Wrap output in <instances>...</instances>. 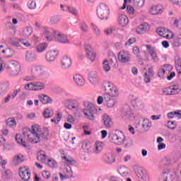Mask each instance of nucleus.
Returning a JSON list of instances; mask_svg holds the SVG:
<instances>
[{"label": "nucleus", "mask_w": 181, "mask_h": 181, "mask_svg": "<svg viewBox=\"0 0 181 181\" xmlns=\"http://www.w3.org/2000/svg\"><path fill=\"white\" fill-rule=\"evenodd\" d=\"M23 135L24 139L30 144H37L40 141H47L49 132L42 130L39 125L34 124L30 129L25 127L23 129Z\"/></svg>", "instance_id": "obj_1"}, {"label": "nucleus", "mask_w": 181, "mask_h": 181, "mask_svg": "<svg viewBox=\"0 0 181 181\" xmlns=\"http://www.w3.org/2000/svg\"><path fill=\"white\" fill-rule=\"evenodd\" d=\"M4 70L7 74H9L11 77H16V76H19V73L21 72V64L15 60L6 62L1 58L0 73H2Z\"/></svg>", "instance_id": "obj_2"}, {"label": "nucleus", "mask_w": 181, "mask_h": 181, "mask_svg": "<svg viewBox=\"0 0 181 181\" xmlns=\"http://www.w3.org/2000/svg\"><path fill=\"white\" fill-rule=\"evenodd\" d=\"M109 139L116 145H124L125 148L131 146V141L125 139V136L121 132H112L109 133Z\"/></svg>", "instance_id": "obj_3"}, {"label": "nucleus", "mask_w": 181, "mask_h": 181, "mask_svg": "<svg viewBox=\"0 0 181 181\" xmlns=\"http://www.w3.org/2000/svg\"><path fill=\"white\" fill-rule=\"evenodd\" d=\"M28 71L35 78H49L50 74L44 70L43 67L39 65L33 64L29 66Z\"/></svg>", "instance_id": "obj_4"}, {"label": "nucleus", "mask_w": 181, "mask_h": 181, "mask_svg": "<svg viewBox=\"0 0 181 181\" xmlns=\"http://www.w3.org/2000/svg\"><path fill=\"white\" fill-rule=\"evenodd\" d=\"M84 108L82 109V112H83L86 118L87 119H94L95 114H97V107L95 105L90 101H86L83 103Z\"/></svg>", "instance_id": "obj_5"}, {"label": "nucleus", "mask_w": 181, "mask_h": 181, "mask_svg": "<svg viewBox=\"0 0 181 181\" xmlns=\"http://www.w3.org/2000/svg\"><path fill=\"white\" fill-rule=\"evenodd\" d=\"M96 13L98 18L101 21H108V18H110V7L107 4L102 3L97 6Z\"/></svg>", "instance_id": "obj_6"}, {"label": "nucleus", "mask_w": 181, "mask_h": 181, "mask_svg": "<svg viewBox=\"0 0 181 181\" xmlns=\"http://www.w3.org/2000/svg\"><path fill=\"white\" fill-rule=\"evenodd\" d=\"M25 90H30L31 91H39V90H45L46 84L42 81H35L27 83L24 86Z\"/></svg>", "instance_id": "obj_7"}, {"label": "nucleus", "mask_w": 181, "mask_h": 181, "mask_svg": "<svg viewBox=\"0 0 181 181\" xmlns=\"http://www.w3.org/2000/svg\"><path fill=\"white\" fill-rule=\"evenodd\" d=\"M103 86L105 87V90L107 91V93L105 94H108L110 97H117V95H118V88L116 86H115L114 83L105 81L103 83Z\"/></svg>", "instance_id": "obj_8"}, {"label": "nucleus", "mask_w": 181, "mask_h": 181, "mask_svg": "<svg viewBox=\"0 0 181 181\" xmlns=\"http://www.w3.org/2000/svg\"><path fill=\"white\" fill-rule=\"evenodd\" d=\"M80 102L77 99L71 98L66 100V107L72 112L80 111Z\"/></svg>", "instance_id": "obj_9"}, {"label": "nucleus", "mask_w": 181, "mask_h": 181, "mask_svg": "<svg viewBox=\"0 0 181 181\" xmlns=\"http://www.w3.org/2000/svg\"><path fill=\"white\" fill-rule=\"evenodd\" d=\"M54 36V40L58 43L67 44L70 43V40L67 38V35L59 32L58 30H54L52 32Z\"/></svg>", "instance_id": "obj_10"}, {"label": "nucleus", "mask_w": 181, "mask_h": 181, "mask_svg": "<svg viewBox=\"0 0 181 181\" xmlns=\"http://www.w3.org/2000/svg\"><path fill=\"white\" fill-rule=\"evenodd\" d=\"M172 70H173V66H172V65L164 64L159 69L158 76L160 77V78H165V76H169Z\"/></svg>", "instance_id": "obj_11"}, {"label": "nucleus", "mask_w": 181, "mask_h": 181, "mask_svg": "<svg viewBox=\"0 0 181 181\" xmlns=\"http://www.w3.org/2000/svg\"><path fill=\"white\" fill-rule=\"evenodd\" d=\"M159 181H173L175 180V175L169 169L163 170L159 175Z\"/></svg>", "instance_id": "obj_12"}, {"label": "nucleus", "mask_w": 181, "mask_h": 181, "mask_svg": "<svg viewBox=\"0 0 181 181\" xmlns=\"http://www.w3.org/2000/svg\"><path fill=\"white\" fill-rule=\"evenodd\" d=\"M133 115L134 114L132 113V110H131V107H129V105H124L120 109V117H122L123 119H128L132 118Z\"/></svg>", "instance_id": "obj_13"}, {"label": "nucleus", "mask_w": 181, "mask_h": 181, "mask_svg": "<svg viewBox=\"0 0 181 181\" xmlns=\"http://www.w3.org/2000/svg\"><path fill=\"white\" fill-rule=\"evenodd\" d=\"M163 93L165 95H174V94H178V93H180V86H179V85L170 86L165 88Z\"/></svg>", "instance_id": "obj_14"}, {"label": "nucleus", "mask_w": 181, "mask_h": 181, "mask_svg": "<svg viewBox=\"0 0 181 181\" xmlns=\"http://www.w3.org/2000/svg\"><path fill=\"white\" fill-rule=\"evenodd\" d=\"M117 59L120 63H129L131 54L128 51H120L117 54Z\"/></svg>", "instance_id": "obj_15"}, {"label": "nucleus", "mask_w": 181, "mask_h": 181, "mask_svg": "<svg viewBox=\"0 0 181 181\" xmlns=\"http://www.w3.org/2000/svg\"><path fill=\"white\" fill-rule=\"evenodd\" d=\"M136 175L140 181H149V174L146 170L142 168H138L136 170Z\"/></svg>", "instance_id": "obj_16"}, {"label": "nucleus", "mask_w": 181, "mask_h": 181, "mask_svg": "<svg viewBox=\"0 0 181 181\" xmlns=\"http://www.w3.org/2000/svg\"><path fill=\"white\" fill-rule=\"evenodd\" d=\"M147 52L150 54L153 62L154 63H158L159 62V58L158 57V53H156V49L154 47L151 45H146Z\"/></svg>", "instance_id": "obj_17"}, {"label": "nucleus", "mask_w": 181, "mask_h": 181, "mask_svg": "<svg viewBox=\"0 0 181 181\" xmlns=\"http://www.w3.org/2000/svg\"><path fill=\"white\" fill-rule=\"evenodd\" d=\"M57 56H59V51L51 49L47 52L45 54V60L48 62V63H52L57 59Z\"/></svg>", "instance_id": "obj_18"}, {"label": "nucleus", "mask_w": 181, "mask_h": 181, "mask_svg": "<svg viewBox=\"0 0 181 181\" xmlns=\"http://www.w3.org/2000/svg\"><path fill=\"white\" fill-rule=\"evenodd\" d=\"M19 176L23 180L28 181L30 179V171L26 167H21L19 169Z\"/></svg>", "instance_id": "obj_19"}, {"label": "nucleus", "mask_w": 181, "mask_h": 181, "mask_svg": "<svg viewBox=\"0 0 181 181\" xmlns=\"http://www.w3.org/2000/svg\"><path fill=\"white\" fill-rule=\"evenodd\" d=\"M73 62L71 61V58L70 57L65 55L63 57L62 62H61V67L64 69V70H67L71 67V64Z\"/></svg>", "instance_id": "obj_20"}, {"label": "nucleus", "mask_w": 181, "mask_h": 181, "mask_svg": "<svg viewBox=\"0 0 181 181\" xmlns=\"http://www.w3.org/2000/svg\"><path fill=\"white\" fill-rule=\"evenodd\" d=\"M103 160L104 163L111 165L115 162V154L113 153H107L103 156Z\"/></svg>", "instance_id": "obj_21"}, {"label": "nucleus", "mask_w": 181, "mask_h": 181, "mask_svg": "<svg viewBox=\"0 0 181 181\" xmlns=\"http://www.w3.org/2000/svg\"><path fill=\"white\" fill-rule=\"evenodd\" d=\"M45 37V40L47 42H52L53 40V37H52V29L48 27L42 28V37Z\"/></svg>", "instance_id": "obj_22"}, {"label": "nucleus", "mask_w": 181, "mask_h": 181, "mask_svg": "<svg viewBox=\"0 0 181 181\" xmlns=\"http://www.w3.org/2000/svg\"><path fill=\"white\" fill-rule=\"evenodd\" d=\"M85 52L88 59H89L91 62H94V60H95V54L93 52V48L91 47V45H86L85 46Z\"/></svg>", "instance_id": "obj_23"}, {"label": "nucleus", "mask_w": 181, "mask_h": 181, "mask_svg": "<svg viewBox=\"0 0 181 181\" xmlns=\"http://www.w3.org/2000/svg\"><path fill=\"white\" fill-rule=\"evenodd\" d=\"M117 22L122 28H125L128 23H129V20L128 17L124 14H119L118 16Z\"/></svg>", "instance_id": "obj_24"}, {"label": "nucleus", "mask_w": 181, "mask_h": 181, "mask_svg": "<svg viewBox=\"0 0 181 181\" xmlns=\"http://www.w3.org/2000/svg\"><path fill=\"white\" fill-rule=\"evenodd\" d=\"M108 94H104V104L107 108H112L115 105V100Z\"/></svg>", "instance_id": "obj_25"}, {"label": "nucleus", "mask_w": 181, "mask_h": 181, "mask_svg": "<svg viewBox=\"0 0 181 181\" xmlns=\"http://www.w3.org/2000/svg\"><path fill=\"white\" fill-rule=\"evenodd\" d=\"M162 162L164 166H172V165L176 163V159L173 156H167L164 158Z\"/></svg>", "instance_id": "obj_26"}, {"label": "nucleus", "mask_w": 181, "mask_h": 181, "mask_svg": "<svg viewBox=\"0 0 181 181\" xmlns=\"http://www.w3.org/2000/svg\"><path fill=\"white\" fill-rule=\"evenodd\" d=\"M128 2L131 3V0H124V4L121 7V9L124 10L125 8H127V13H129V15H134V13H135V9L131 5L127 6Z\"/></svg>", "instance_id": "obj_27"}, {"label": "nucleus", "mask_w": 181, "mask_h": 181, "mask_svg": "<svg viewBox=\"0 0 181 181\" xmlns=\"http://www.w3.org/2000/svg\"><path fill=\"white\" fill-rule=\"evenodd\" d=\"M26 62H36L37 59V55L33 52L32 51H28L25 54Z\"/></svg>", "instance_id": "obj_28"}, {"label": "nucleus", "mask_w": 181, "mask_h": 181, "mask_svg": "<svg viewBox=\"0 0 181 181\" xmlns=\"http://www.w3.org/2000/svg\"><path fill=\"white\" fill-rule=\"evenodd\" d=\"M74 81L77 84V86H83L84 84H86V81L84 80V78L81 76L80 74H76L74 76Z\"/></svg>", "instance_id": "obj_29"}, {"label": "nucleus", "mask_w": 181, "mask_h": 181, "mask_svg": "<svg viewBox=\"0 0 181 181\" xmlns=\"http://www.w3.org/2000/svg\"><path fill=\"white\" fill-rule=\"evenodd\" d=\"M94 147L93 152H95V153H101L104 148V143L101 141H96L94 144Z\"/></svg>", "instance_id": "obj_30"}, {"label": "nucleus", "mask_w": 181, "mask_h": 181, "mask_svg": "<svg viewBox=\"0 0 181 181\" xmlns=\"http://www.w3.org/2000/svg\"><path fill=\"white\" fill-rule=\"evenodd\" d=\"M62 159L65 160V165L66 166H73L76 165V161L73 158V157L70 156H62Z\"/></svg>", "instance_id": "obj_31"}, {"label": "nucleus", "mask_w": 181, "mask_h": 181, "mask_svg": "<svg viewBox=\"0 0 181 181\" xmlns=\"http://www.w3.org/2000/svg\"><path fill=\"white\" fill-rule=\"evenodd\" d=\"M46 49H47V43L46 42L40 43L35 47L37 53H43Z\"/></svg>", "instance_id": "obj_32"}, {"label": "nucleus", "mask_w": 181, "mask_h": 181, "mask_svg": "<svg viewBox=\"0 0 181 181\" xmlns=\"http://www.w3.org/2000/svg\"><path fill=\"white\" fill-rule=\"evenodd\" d=\"M25 160L23 155L22 154H18L13 158V165H15L16 166L19 165V163H22Z\"/></svg>", "instance_id": "obj_33"}, {"label": "nucleus", "mask_w": 181, "mask_h": 181, "mask_svg": "<svg viewBox=\"0 0 181 181\" xmlns=\"http://www.w3.org/2000/svg\"><path fill=\"white\" fill-rule=\"evenodd\" d=\"M103 123L106 128H111L112 127V120L108 115L103 116Z\"/></svg>", "instance_id": "obj_34"}, {"label": "nucleus", "mask_w": 181, "mask_h": 181, "mask_svg": "<svg viewBox=\"0 0 181 181\" xmlns=\"http://www.w3.org/2000/svg\"><path fill=\"white\" fill-rule=\"evenodd\" d=\"M162 12H163V9L158 6L151 7L150 13H151V15H159V13H162Z\"/></svg>", "instance_id": "obj_35"}, {"label": "nucleus", "mask_w": 181, "mask_h": 181, "mask_svg": "<svg viewBox=\"0 0 181 181\" xmlns=\"http://www.w3.org/2000/svg\"><path fill=\"white\" fill-rule=\"evenodd\" d=\"M1 52L3 54H5V57H6V59H9L15 54V51L11 48H6V49H3Z\"/></svg>", "instance_id": "obj_36"}, {"label": "nucleus", "mask_w": 181, "mask_h": 181, "mask_svg": "<svg viewBox=\"0 0 181 181\" xmlns=\"http://www.w3.org/2000/svg\"><path fill=\"white\" fill-rule=\"evenodd\" d=\"M16 141H17V144L22 145L23 146H24V148H29V146H28V143L23 141V138H22V136L21 134L16 135Z\"/></svg>", "instance_id": "obj_37"}, {"label": "nucleus", "mask_w": 181, "mask_h": 181, "mask_svg": "<svg viewBox=\"0 0 181 181\" xmlns=\"http://www.w3.org/2000/svg\"><path fill=\"white\" fill-rule=\"evenodd\" d=\"M40 101L42 104H50L52 103V98L46 95H41L39 96Z\"/></svg>", "instance_id": "obj_38"}, {"label": "nucleus", "mask_w": 181, "mask_h": 181, "mask_svg": "<svg viewBox=\"0 0 181 181\" xmlns=\"http://www.w3.org/2000/svg\"><path fill=\"white\" fill-rule=\"evenodd\" d=\"M120 176L127 177L129 174V169L125 166H121L118 169Z\"/></svg>", "instance_id": "obj_39"}, {"label": "nucleus", "mask_w": 181, "mask_h": 181, "mask_svg": "<svg viewBox=\"0 0 181 181\" xmlns=\"http://www.w3.org/2000/svg\"><path fill=\"white\" fill-rule=\"evenodd\" d=\"M37 159L42 163H45V162H46V160L47 159V156L45 153V151H40L37 154Z\"/></svg>", "instance_id": "obj_40"}, {"label": "nucleus", "mask_w": 181, "mask_h": 181, "mask_svg": "<svg viewBox=\"0 0 181 181\" xmlns=\"http://www.w3.org/2000/svg\"><path fill=\"white\" fill-rule=\"evenodd\" d=\"M64 175H66L68 177H73V170H71V167L70 165H65L63 170Z\"/></svg>", "instance_id": "obj_41"}, {"label": "nucleus", "mask_w": 181, "mask_h": 181, "mask_svg": "<svg viewBox=\"0 0 181 181\" xmlns=\"http://www.w3.org/2000/svg\"><path fill=\"white\" fill-rule=\"evenodd\" d=\"M145 5V0H134V6L136 9H141Z\"/></svg>", "instance_id": "obj_42"}, {"label": "nucleus", "mask_w": 181, "mask_h": 181, "mask_svg": "<svg viewBox=\"0 0 181 181\" xmlns=\"http://www.w3.org/2000/svg\"><path fill=\"white\" fill-rule=\"evenodd\" d=\"M148 27L146 26V24H141L136 28V33H139V35H144Z\"/></svg>", "instance_id": "obj_43"}, {"label": "nucleus", "mask_w": 181, "mask_h": 181, "mask_svg": "<svg viewBox=\"0 0 181 181\" xmlns=\"http://www.w3.org/2000/svg\"><path fill=\"white\" fill-rule=\"evenodd\" d=\"M8 93V85L1 83L0 85V98L4 97Z\"/></svg>", "instance_id": "obj_44"}, {"label": "nucleus", "mask_w": 181, "mask_h": 181, "mask_svg": "<svg viewBox=\"0 0 181 181\" xmlns=\"http://www.w3.org/2000/svg\"><path fill=\"white\" fill-rule=\"evenodd\" d=\"M88 81L91 84H97V74L95 72H90L88 75Z\"/></svg>", "instance_id": "obj_45"}, {"label": "nucleus", "mask_w": 181, "mask_h": 181, "mask_svg": "<svg viewBox=\"0 0 181 181\" xmlns=\"http://www.w3.org/2000/svg\"><path fill=\"white\" fill-rule=\"evenodd\" d=\"M67 11L68 13H71V15H73V16H78V10L76 7H73L71 6H69L67 7Z\"/></svg>", "instance_id": "obj_46"}, {"label": "nucleus", "mask_w": 181, "mask_h": 181, "mask_svg": "<svg viewBox=\"0 0 181 181\" xmlns=\"http://www.w3.org/2000/svg\"><path fill=\"white\" fill-rule=\"evenodd\" d=\"M90 26L92 28V30L93 31L94 35L98 37H100V36H101V30H100V28H98V27L94 23H91Z\"/></svg>", "instance_id": "obj_47"}, {"label": "nucleus", "mask_w": 181, "mask_h": 181, "mask_svg": "<svg viewBox=\"0 0 181 181\" xmlns=\"http://www.w3.org/2000/svg\"><path fill=\"white\" fill-rule=\"evenodd\" d=\"M6 122L8 127H10V128H15V127H16V120H15V118L13 117L8 118Z\"/></svg>", "instance_id": "obj_48"}, {"label": "nucleus", "mask_w": 181, "mask_h": 181, "mask_svg": "<svg viewBox=\"0 0 181 181\" xmlns=\"http://www.w3.org/2000/svg\"><path fill=\"white\" fill-rule=\"evenodd\" d=\"M151 127H152V123L149 121V119H143L142 127L144 128V129H145L146 131H148V129H149Z\"/></svg>", "instance_id": "obj_49"}, {"label": "nucleus", "mask_w": 181, "mask_h": 181, "mask_svg": "<svg viewBox=\"0 0 181 181\" xmlns=\"http://www.w3.org/2000/svg\"><path fill=\"white\" fill-rule=\"evenodd\" d=\"M43 116L45 118H52V117H53V110L50 109V108H46L44 112H43Z\"/></svg>", "instance_id": "obj_50"}, {"label": "nucleus", "mask_w": 181, "mask_h": 181, "mask_svg": "<svg viewBox=\"0 0 181 181\" xmlns=\"http://www.w3.org/2000/svg\"><path fill=\"white\" fill-rule=\"evenodd\" d=\"M2 177L6 180L11 179V177H12V171L10 170H5L2 172Z\"/></svg>", "instance_id": "obj_51"}, {"label": "nucleus", "mask_w": 181, "mask_h": 181, "mask_svg": "<svg viewBox=\"0 0 181 181\" xmlns=\"http://www.w3.org/2000/svg\"><path fill=\"white\" fill-rule=\"evenodd\" d=\"M103 69L105 73H108V71H110L111 70V66H110V62H108L107 59H105L103 62Z\"/></svg>", "instance_id": "obj_52"}, {"label": "nucleus", "mask_w": 181, "mask_h": 181, "mask_svg": "<svg viewBox=\"0 0 181 181\" xmlns=\"http://www.w3.org/2000/svg\"><path fill=\"white\" fill-rule=\"evenodd\" d=\"M33 33V28L31 26H27L23 29V35L30 36Z\"/></svg>", "instance_id": "obj_53"}, {"label": "nucleus", "mask_w": 181, "mask_h": 181, "mask_svg": "<svg viewBox=\"0 0 181 181\" xmlns=\"http://www.w3.org/2000/svg\"><path fill=\"white\" fill-rule=\"evenodd\" d=\"M49 22L52 25H56L60 22V16H53L50 18Z\"/></svg>", "instance_id": "obj_54"}, {"label": "nucleus", "mask_w": 181, "mask_h": 181, "mask_svg": "<svg viewBox=\"0 0 181 181\" xmlns=\"http://www.w3.org/2000/svg\"><path fill=\"white\" fill-rule=\"evenodd\" d=\"M168 30L163 28H158L156 29V32L159 36H161L163 37H165L166 33H168Z\"/></svg>", "instance_id": "obj_55"}, {"label": "nucleus", "mask_w": 181, "mask_h": 181, "mask_svg": "<svg viewBox=\"0 0 181 181\" xmlns=\"http://www.w3.org/2000/svg\"><path fill=\"white\" fill-rule=\"evenodd\" d=\"M11 46L14 47H22V40H13L11 42Z\"/></svg>", "instance_id": "obj_56"}, {"label": "nucleus", "mask_w": 181, "mask_h": 181, "mask_svg": "<svg viewBox=\"0 0 181 181\" xmlns=\"http://www.w3.org/2000/svg\"><path fill=\"white\" fill-rule=\"evenodd\" d=\"M173 45L176 47L181 46V33L174 40Z\"/></svg>", "instance_id": "obj_57"}, {"label": "nucleus", "mask_w": 181, "mask_h": 181, "mask_svg": "<svg viewBox=\"0 0 181 181\" xmlns=\"http://www.w3.org/2000/svg\"><path fill=\"white\" fill-rule=\"evenodd\" d=\"M47 165L52 169H54V168H57V162L54 161V160L48 159Z\"/></svg>", "instance_id": "obj_58"}, {"label": "nucleus", "mask_w": 181, "mask_h": 181, "mask_svg": "<svg viewBox=\"0 0 181 181\" xmlns=\"http://www.w3.org/2000/svg\"><path fill=\"white\" fill-rule=\"evenodd\" d=\"M133 53L137 57V59H141V51H139V47H134Z\"/></svg>", "instance_id": "obj_59"}, {"label": "nucleus", "mask_w": 181, "mask_h": 181, "mask_svg": "<svg viewBox=\"0 0 181 181\" xmlns=\"http://www.w3.org/2000/svg\"><path fill=\"white\" fill-rule=\"evenodd\" d=\"M28 7L29 9H36V1L33 0H29L28 2Z\"/></svg>", "instance_id": "obj_60"}, {"label": "nucleus", "mask_w": 181, "mask_h": 181, "mask_svg": "<svg viewBox=\"0 0 181 181\" xmlns=\"http://www.w3.org/2000/svg\"><path fill=\"white\" fill-rule=\"evenodd\" d=\"M167 127L169 129H175L176 128V123L173 121H168L167 123Z\"/></svg>", "instance_id": "obj_61"}, {"label": "nucleus", "mask_w": 181, "mask_h": 181, "mask_svg": "<svg viewBox=\"0 0 181 181\" xmlns=\"http://www.w3.org/2000/svg\"><path fill=\"white\" fill-rule=\"evenodd\" d=\"M164 37H165V39H173V37H175V34H173L172 31L167 30V33H165V35Z\"/></svg>", "instance_id": "obj_62"}, {"label": "nucleus", "mask_w": 181, "mask_h": 181, "mask_svg": "<svg viewBox=\"0 0 181 181\" xmlns=\"http://www.w3.org/2000/svg\"><path fill=\"white\" fill-rule=\"evenodd\" d=\"M36 79V78L33 76H27L23 78V81H34V80Z\"/></svg>", "instance_id": "obj_63"}, {"label": "nucleus", "mask_w": 181, "mask_h": 181, "mask_svg": "<svg viewBox=\"0 0 181 181\" xmlns=\"http://www.w3.org/2000/svg\"><path fill=\"white\" fill-rule=\"evenodd\" d=\"M174 25L178 28V29H181V18H175L174 20Z\"/></svg>", "instance_id": "obj_64"}]
</instances>
